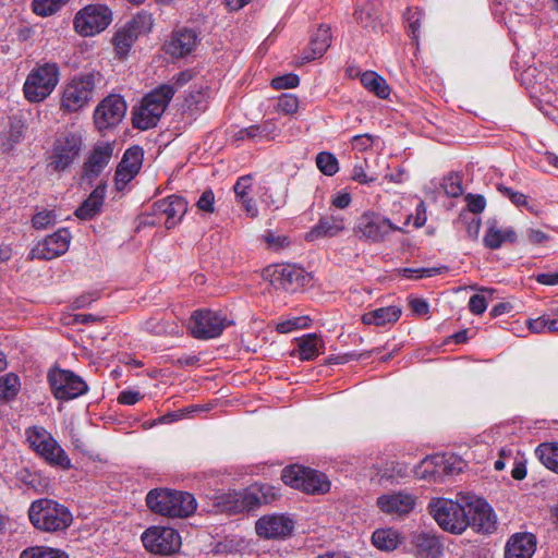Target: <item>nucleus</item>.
<instances>
[{
  "label": "nucleus",
  "instance_id": "09e8293b",
  "mask_svg": "<svg viewBox=\"0 0 558 558\" xmlns=\"http://www.w3.org/2000/svg\"><path fill=\"white\" fill-rule=\"evenodd\" d=\"M60 250H52L51 246H33L29 251L28 257L31 259H52L57 256L63 255L68 246H59Z\"/></svg>",
  "mask_w": 558,
  "mask_h": 558
},
{
  "label": "nucleus",
  "instance_id": "f3484780",
  "mask_svg": "<svg viewBox=\"0 0 558 558\" xmlns=\"http://www.w3.org/2000/svg\"><path fill=\"white\" fill-rule=\"evenodd\" d=\"M417 498L407 490L391 492L380 495L376 505L379 510L393 519L409 515L416 506Z\"/></svg>",
  "mask_w": 558,
  "mask_h": 558
},
{
  "label": "nucleus",
  "instance_id": "20e7f679",
  "mask_svg": "<svg viewBox=\"0 0 558 558\" xmlns=\"http://www.w3.org/2000/svg\"><path fill=\"white\" fill-rule=\"evenodd\" d=\"M102 80L99 72L90 71L73 76L63 87L60 107L65 112H77L88 106L95 88Z\"/></svg>",
  "mask_w": 558,
  "mask_h": 558
},
{
  "label": "nucleus",
  "instance_id": "6e6552de",
  "mask_svg": "<svg viewBox=\"0 0 558 558\" xmlns=\"http://www.w3.org/2000/svg\"><path fill=\"white\" fill-rule=\"evenodd\" d=\"M466 505L447 498L432 499L428 505L430 515L438 525L450 533L461 534L469 526Z\"/></svg>",
  "mask_w": 558,
  "mask_h": 558
},
{
  "label": "nucleus",
  "instance_id": "13d9d810",
  "mask_svg": "<svg viewBox=\"0 0 558 558\" xmlns=\"http://www.w3.org/2000/svg\"><path fill=\"white\" fill-rule=\"evenodd\" d=\"M407 21L409 23V34L413 39L418 37V31L421 26V12L418 9H408L405 13Z\"/></svg>",
  "mask_w": 558,
  "mask_h": 558
},
{
  "label": "nucleus",
  "instance_id": "3c124183",
  "mask_svg": "<svg viewBox=\"0 0 558 558\" xmlns=\"http://www.w3.org/2000/svg\"><path fill=\"white\" fill-rule=\"evenodd\" d=\"M379 137L368 133L354 135L351 138V146L354 150L363 153L373 148L378 142Z\"/></svg>",
  "mask_w": 558,
  "mask_h": 558
},
{
  "label": "nucleus",
  "instance_id": "79ce46f5",
  "mask_svg": "<svg viewBox=\"0 0 558 558\" xmlns=\"http://www.w3.org/2000/svg\"><path fill=\"white\" fill-rule=\"evenodd\" d=\"M20 389V379L13 374H7L0 377V399L10 400L13 399Z\"/></svg>",
  "mask_w": 558,
  "mask_h": 558
},
{
  "label": "nucleus",
  "instance_id": "4c0bfd02",
  "mask_svg": "<svg viewBox=\"0 0 558 558\" xmlns=\"http://www.w3.org/2000/svg\"><path fill=\"white\" fill-rule=\"evenodd\" d=\"M535 454L548 470L558 474V442L538 445Z\"/></svg>",
  "mask_w": 558,
  "mask_h": 558
},
{
  "label": "nucleus",
  "instance_id": "bf43d9fd",
  "mask_svg": "<svg viewBox=\"0 0 558 558\" xmlns=\"http://www.w3.org/2000/svg\"><path fill=\"white\" fill-rule=\"evenodd\" d=\"M300 78L295 74H286L272 78L271 86L276 89L293 88L299 85Z\"/></svg>",
  "mask_w": 558,
  "mask_h": 558
},
{
  "label": "nucleus",
  "instance_id": "c756f323",
  "mask_svg": "<svg viewBox=\"0 0 558 558\" xmlns=\"http://www.w3.org/2000/svg\"><path fill=\"white\" fill-rule=\"evenodd\" d=\"M330 43V27L327 25H320L311 37L310 47L307 50L304 51L302 60L305 62H310L322 57L329 48Z\"/></svg>",
  "mask_w": 558,
  "mask_h": 558
},
{
  "label": "nucleus",
  "instance_id": "f257e3e1",
  "mask_svg": "<svg viewBox=\"0 0 558 558\" xmlns=\"http://www.w3.org/2000/svg\"><path fill=\"white\" fill-rule=\"evenodd\" d=\"M425 222L426 207L424 202L420 201L415 208V215L407 214L402 227L392 223L381 215L366 213L360 218L356 231L361 239L380 242L386 241L391 232L403 231V227L412 223L415 228H420Z\"/></svg>",
  "mask_w": 558,
  "mask_h": 558
},
{
  "label": "nucleus",
  "instance_id": "bb28decb",
  "mask_svg": "<svg viewBox=\"0 0 558 558\" xmlns=\"http://www.w3.org/2000/svg\"><path fill=\"white\" fill-rule=\"evenodd\" d=\"M536 549V537L531 533L512 535L505 550V558H532Z\"/></svg>",
  "mask_w": 558,
  "mask_h": 558
},
{
  "label": "nucleus",
  "instance_id": "e2e57ef3",
  "mask_svg": "<svg viewBox=\"0 0 558 558\" xmlns=\"http://www.w3.org/2000/svg\"><path fill=\"white\" fill-rule=\"evenodd\" d=\"M71 240L69 229L60 228L45 241V244H70Z\"/></svg>",
  "mask_w": 558,
  "mask_h": 558
},
{
  "label": "nucleus",
  "instance_id": "a878e982",
  "mask_svg": "<svg viewBox=\"0 0 558 558\" xmlns=\"http://www.w3.org/2000/svg\"><path fill=\"white\" fill-rule=\"evenodd\" d=\"M113 155V145L111 143H99L93 148L88 159L84 165V178L89 182L97 178L108 166Z\"/></svg>",
  "mask_w": 558,
  "mask_h": 558
},
{
  "label": "nucleus",
  "instance_id": "37998d69",
  "mask_svg": "<svg viewBox=\"0 0 558 558\" xmlns=\"http://www.w3.org/2000/svg\"><path fill=\"white\" fill-rule=\"evenodd\" d=\"M69 0H33V11L39 16H49L58 12Z\"/></svg>",
  "mask_w": 558,
  "mask_h": 558
},
{
  "label": "nucleus",
  "instance_id": "338daca9",
  "mask_svg": "<svg viewBox=\"0 0 558 558\" xmlns=\"http://www.w3.org/2000/svg\"><path fill=\"white\" fill-rule=\"evenodd\" d=\"M355 21L361 24L363 27H375V17L372 15L369 11H364L362 9H356L354 12Z\"/></svg>",
  "mask_w": 558,
  "mask_h": 558
},
{
  "label": "nucleus",
  "instance_id": "a211bd4d",
  "mask_svg": "<svg viewBox=\"0 0 558 558\" xmlns=\"http://www.w3.org/2000/svg\"><path fill=\"white\" fill-rule=\"evenodd\" d=\"M82 146V137L74 133H68L59 137L51 155L50 166L56 171L65 170L77 157Z\"/></svg>",
  "mask_w": 558,
  "mask_h": 558
},
{
  "label": "nucleus",
  "instance_id": "aec40b11",
  "mask_svg": "<svg viewBox=\"0 0 558 558\" xmlns=\"http://www.w3.org/2000/svg\"><path fill=\"white\" fill-rule=\"evenodd\" d=\"M293 529V520L286 514L263 515L255 523L256 534L265 539L286 538L291 535Z\"/></svg>",
  "mask_w": 558,
  "mask_h": 558
},
{
  "label": "nucleus",
  "instance_id": "5fc2aeb1",
  "mask_svg": "<svg viewBox=\"0 0 558 558\" xmlns=\"http://www.w3.org/2000/svg\"><path fill=\"white\" fill-rule=\"evenodd\" d=\"M299 108V99L292 94H283L277 101V110L284 114H292Z\"/></svg>",
  "mask_w": 558,
  "mask_h": 558
},
{
  "label": "nucleus",
  "instance_id": "603ef678",
  "mask_svg": "<svg viewBox=\"0 0 558 558\" xmlns=\"http://www.w3.org/2000/svg\"><path fill=\"white\" fill-rule=\"evenodd\" d=\"M498 191L506 197H508L512 204L518 207H526L529 210H533L532 207L529 206L527 197L521 192L513 191L512 189L499 184L497 186Z\"/></svg>",
  "mask_w": 558,
  "mask_h": 558
},
{
  "label": "nucleus",
  "instance_id": "9b49d317",
  "mask_svg": "<svg viewBox=\"0 0 558 558\" xmlns=\"http://www.w3.org/2000/svg\"><path fill=\"white\" fill-rule=\"evenodd\" d=\"M274 287L295 293L312 284L313 275L296 264L276 265L267 269Z\"/></svg>",
  "mask_w": 558,
  "mask_h": 558
},
{
  "label": "nucleus",
  "instance_id": "412c9836",
  "mask_svg": "<svg viewBox=\"0 0 558 558\" xmlns=\"http://www.w3.org/2000/svg\"><path fill=\"white\" fill-rule=\"evenodd\" d=\"M198 43L199 37L195 29L181 27L172 32L163 45V50L173 58H184L195 50Z\"/></svg>",
  "mask_w": 558,
  "mask_h": 558
},
{
  "label": "nucleus",
  "instance_id": "864d4df0",
  "mask_svg": "<svg viewBox=\"0 0 558 558\" xmlns=\"http://www.w3.org/2000/svg\"><path fill=\"white\" fill-rule=\"evenodd\" d=\"M442 186L446 194L451 197H457L463 192L462 179L457 173H452L446 177Z\"/></svg>",
  "mask_w": 558,
  "mask_h": 558
},
{
  "label": "nucleus",
  "instance_id": "dca6fc26",
  "mask_svg": "<svg viewBox=\"0 0 558 558\" xmlns=\"http://www.w3.org/2000/svg\"><path fill=\"white\" fill-rule=\"evenodd\" d=\"M126 113V104L119 95H109L102 99L94 111V123L99 132L117 126Z\"/></svg>",
  "mask_w": 558,
  "mask_h": 558
},
{
  "label": "nucleus",
  "instance_id": "0eeeda50",
  "mask_svg": "<svg viewBox=\"0 0 558 558\" xmlns=\"http://www.w3.org/2000/svg\"><path fill=\"white\" fill-rule=\"evenodd\" d=\"M25 435L29 447L47 463L62 470H69L72 466L71 459L66 452L44 427H28Z\"/></svg>",
  "mask_w": 558,
  "mask_h": 558
},
{
  "label": "nucleus",
  "instance_id": "680f3d73",
  "mask_svg": "<svg viewBox=\"0 0 558 558\" xmlns=\"http://www.w3.org/2000/svg\"><path fill=\"white\" fill-rule=\"evenodd\" d=\"M251 187L252 178L250 175L239 178L233 187L236 199L239 201L241 198L250 196L248 193L251 191Z\"/></svg>",
  "mask_w": 558,
  "mask_h": 558
},
{
  "label": "nucleus",
  "instance_id": "f8f14e48",
  "mask_svg": "<svg viewBox=\"0 0 558 558\" xmlns=\"http://www.w3.org/2000/svg\"><path fill=\"white\" fill-rule=\"evenodd\" d=\"M112 21L110 9L102 4H89L80 10L74 17L75 31L85 37L95 36L105 31Z\"/></svg>",
  "mask_w": 558,
  "mask_h": 558
},
{
  "label": "nucleus",
  "instance_id": "58836bf2",
  "mask_svg": "<svg viewBox=\"0 0 558 558\" xmlns=\"http://www.w3.org/2000/svg\"><path fill=\"white\" fill-rule=\"evenodd\" d=\"M279 129L271 120H267L262 124L250 125L251 142L262 143L275 140L279 135Z\"/></svg>",
  "mask_w": 558,
  "mask_h": 558
},
{
  "label": "nucleus",
  "instance_id": "72a5a7b5",
  "mask_svg": "<svg viewBox=\"0 0 558 558\" xmlns=\"http://www.w3.org/2000/svg\"><path fill=\"white\" fill-rule=\"evenodd\" d=\"M401 542L400 533L392 529H378L372 535L373 545L385 551L393 550L398 547Z\"/></svg>",
  "mask_w": 558,
  "mask_h": 558
},
{
  "label": "nucleus",
  "instance_id": "39448f33",
  "mask_svg": "<svg viewBox=\"0 0 558 558\" xmlns=\"http://www.w3.org/2000/svg\"><path fill=\"white\" fill-rule=\"evenodd\" d=\"M60 66L56 62L37 63L27 74L23 85L24 97L29 102H41L56 89L60 81Z\"/></svg>",
  "mask_w": 558,
  "mask_h": 558
},
{
  "label": "nucleus",
  "instance_id": "f03ea898",
  "mask_svg": "<svg viewBox=\"0 0 558 558\" xmlns=\"http://www.w3.org/2000/svg\"><path fill=\"white\" fill-rule=\"evenodd\" d=\"M146 504L153 512L170 518H187L197 507L192 494L167 488L151 489L146 496Z\"/></svg>",
  "mask_w": 558,
  "mask_h": 558
},
{
  "label": "nucleus",
  "instance_id": "69168bd1",
  "mask_svg": "<svg viewBox=\"0 0 558 558\" xmlns=\"http://www.w3.org/2000/svg\"><path fill=\"white\" fill-rule=\"evenodd\" d=\"M526 240L534 244H538L542 242L551 241L553 239L550 238V235L548 233H546L542 229L529 228L526 230Z\"/></svg>",
  "mask_w": 558,
  "mask_h": 558
},
{
  "label": "nucleus",
  "instance_id": "1a4fd4ad",
  "mask_svg": "<svg viewBox=\"0 0 558 558\" xmlns=\"http://www.w3.org/2000/svg\"><path fill=\"white\" fill-rule=\"evenodd\" d=\"M281 478L284 484L308 494H323L330 488V483L324 473L301 465L284 468Z\"/></svg>",
  "mask_w": 558,
  "mask_h": 558
},
{
  "label": "nucleus",
  "instance_id": "4d7b16f0",
  "mask_svg": "<svg viewBox=\"0 0 558 558\" xmlns=\"http://www.w3.org/2000/svg\"><path fill=\"white\" fill-rule=\"evenodd\" d=\"M466 208L472 214H481L486 207V199L481 194H466L464 196Z\"/></svg>",
  "mask_w": 558,
  "mask_h": 558
},
{
  "label": "nucleus",
  "instance_id": "0e129e2a",
  "mask_svg": "<svg viewBox=\"0 0 558 558\" xmlns=\"http://www.w3.org/2000/svg\"><path fill=\"white\" fill-rule=\"evenodd\" d=\"M214 202L215 196L213 191L206 190L202 193L201 197L197 201V207L199 210L206 211V213H213L214 211Z\"/></svg>",
  "mask_w": 558,
  "mask_h": 558
},
{
  "label": "nucleus",
  "instance_id": "cd10ccee",
  "mask_svg": "<svg viewBox=\"0 0 558 558\" xmlns=\"http://www.w3.org/2000/svg\"><path fill=\"white\" fill-rule=\"evenodd\" d=\"M106 198V185L98 184L88 197L76 208L75 216L81 220H90L101 213Z\"/></svg>",
  "mask_w": 558,
  "mask_h": 558
},
{
  "label": "nucleus",
  "instance_id": "f704fd0d",
  "mask_svg": "<svg viewBox=\"0 0 558 558\" xmlns=\"http://www.w3.org/2000/svg\"><path fill=\"white\" fill-rule=\"evenodd\" d=\"M137 35L134 31H131L126 25L119 28L113 38L112 44L114 47V51L119 58H125L131 51L132 46L137 39Z\"/></svg>",
  "mask_w": 558,
  "mask_h": 558
},
{
  "label": "nucleus",
  "instance_id": "052dcab7",
  "mask_svg": "<svg viewBox=\"0 0 558 558\" xmlns=\"http://www.w3.org/2000/svg\"><path fill=\"white\" fill-rule=\"evenodd\" d=\"M208 97L209 89L207 87L195 93H192L190 95V98L187 99L189 107L194 106L196 110H204L206 108Z\"/></svg>",
  "mask_w": 558,
  "mask_h": 558
},
{
  "label": "nucleus",
  "instance_id": "774afa93",
  "mask_svg": "<svg viewBox=\"0 0 558 558\" xmlns=\"http://www.w3.org/2000/svg\"><path fill=\"white\" fill-rule=\"evenodd\" d=\"M351 195L348 192L341 191L331 197V205L338 209H344L351 204Z\"/></svg>",
  "mask_w": 558,
  "mask_h": 558
},
{
  "label": "nucleus",
  "instance_id": "4468645a",
  "mask_svg": "<svg viewBox=\"0 0 558 558\" xmlns=\"http://www.w3.org/2000/svg\"><path fill=\"white\" fill-rule=\"evenodd\" d=\"M145 548L156 555L168 556L177 553L181 547V536L172 527L151 526L142 535Z\"/></svg>",
  "mask_w": 558,
  "mask_h": 558
},
{
  "label": "nucleus",
  "instance_id": "2f4dec72",
  "mask_svg": "<svg viewBox=\"0 0 558 558\" xmlns=\"http://www.w3.org/2000/svg\"><path fill=\"white\" fill-rule=\"evenodd\" d=\"M401 314V307L397 305H389L363 314L361 320L364 325L381 327L395 324L400 318Z\"/></svg>",
  "mask_w": 558,
  "mask_h": 558
},
{
  "label": "nucleus",
  "instance_id": "e433bc0d",
  "mask_svg": "<svg viewBox=\"0 0 558 558\" xmlns=\"http://www.w3.org/2000/svg\"><path fill=\"white\" fill-rule=\"evenodd\" d=\"M362 85L369 92L374 93L379 98H387L390 94V88L385 78L376 72L366 71L361 75Z\"/></svg>",
  "mask_w": 558,
  "mask_h": 558
},
{
  "label": "nucleus",
  "instance_id": "8fccbe9b",
  "mask_svg": "<svg viewBox=\"0 0 558 558\" xmlns=\"http://www.w3.org/2000/svg\"><path fill=\"white\" fill-rule=\"evenodd\" d=\"M448 268L442 267H428V268H404L403 276L409 279L428 278L446 271Z\"/></svg>",
  "mask_w": 558,
  "mask_h": 558
},
{
  "label": "nucleus",
  "instance_id": "393cba45",
  "mask_svg": "<svg viewBox=\"0 0 558 558\" xmlns=\"http://www.w3.org/2000/svg\"><path fill=\"white\" fill-rule=\"evenodd\" d=\"M241 512L251 511L264 504L272 501L277 494L274 487L264 484H254L239 492Z\"/></svg>",
  "mask_w": 558,
  "mask_h": 558
},
{
  "label": "nucleus",
  "instance_id": "ea45409f",
  "mask_svg": "<svg viewBox=\"0 0 558 558\" xmlns=\"http://www.w3.org/2000/svg\"><path fill=\"white\" fill-rule=\"evenodd\" d=\"M240 497L239 492L221 493L215 497L214 506L220 512L240 513Z\"/></svg>",
  "mask_w": 558,
  "mask_h": 558
},
{
  "label": "nucleus",
  "instance_id": "9d476101",
  "mask_svg": "<svg viewBox=\"0 0 558 558\" xmlns=\"http://www.w3.org/2000/svg\"><path fill=\"white\" fill-rule=\"evenodd\" d=\"M186 210L187 202L182 196L171 195L154 203L151 217H144L141 225L163 223L167 229H171L182 220Z\"/></svg>",
  "mask_w": 558,
  "mask_h": 558
},
{
  "label": "nucleus",
  "instance_id": "a18cd8bd",
  "mask_svg": "<svg viewBox=\"0 0 558 558\" xmlns=\"http://www.w3.org/2000/svg\"><path fill=\"white\" fill-rule=\"evenodd\" d=\"M316 165L317 168L325 174V175H333L339 170V163L337 158L330 154V153H319L316 157Z\"/></svg>",
  "mask_w": 558,
  "mask_h": 558
},
{
  "label": "nucleus",
  "instance_id": "a19ab883",
  "mask_svg": "<svg viewBox=\"0 0 558 558\" xmlns=\"http://www.w3.org/2000/svg\"><path fill=\"white\" fill-rule=\"evenodd\" d=\"M20 558H69V555L59 548L49 546L27 547L20 554Z\"/></svg>",
  "mask_w": 558,
  "mask_h": 558
},
{
  "label": "nucleus",
  "instance_id": "423d86ee",
  "mask_svg": "<svg viewBox=\"0 0 558 558\" xmlns=\"http://www.w3.org/2000/svg\"><path fill=\"white\" fill-rule=\"evenodd\" d=\"M175 89L170 84H163L147 94L140 107L133 112V125L140 130L154 128L172 99Z\"/></svg>",
  "mask_w": 558,
  "mask_h": 558
},
{
  "label": "nucleus",
  "instance_id": "6ab92c4d",
  "mask_svg": "<svg viewBox=\"0 0 558 558\" xmlns=\"http://www.w3.org/2000/svg\"><path fill=\"white\" fill-rule=\"evenodd\" d=\"M469 526L477 532L490 533L496 527V517L490 506L482 498L468 497L464 500Z\"/></svg>",
  "mask_w": 558,
  "mask_h": 558
},
{
  "label": "nucleus",
  "instance_id": "5701e85b",
  "mask_svg": "<svg viewBox=\"0 0 558 558\" xmlns=\"http://www.w3.org/2000/svg\"><path fill=\"white\" fill-rule=\"evenodd\" d=\"M408 475L405 463L390 460L374 464L371 469V480L379 485H392L399 483Z\"/></svg>",
  "mask_w": 558,
  "mask_h": 558
},
{
  "label": "nucleus",
  "instance_id": "b1692460",
  "mask_svg": "<svg viewBox=\"0 0 558 558\" xmlns=\"http://www.w3.org/2000/svg\"><path fill=\"white\" fill-rule=\"evenodd\" d=\"M345 219L342 215L331 214L323 216L312 230L306 233L305 240L312 242L337 236L345 230Z\"/></svg>",
  "mask_w": 558,
  "mask_h": 558
},
{
  "label": "nucleus",
  "instance_id": "2eb2a0df",
  "mask_svg": "<svg viewBox=\"0 0 558 558\" xmlns=\"http://www.w3.org/2000/svg\"><path fill=\"white\" fill-rule=\"evenodd\" d=\"M48 383L53 396L60 400H71L87 391L86 383L71 371L53 368L48 373Z\"/></svg>",
  "mask_w": 558,
  "mask_h": 558
},
{
  "label": "nucleus",
  "instance_id": "de8ad7c7",
  "mask_svg": "<svg viewBox=\"0 0 558 558\" xmlns=\"http://www.w3.org/2000/svg\"><path fill=\"white\" fill-rule=\"evenodd\" d=\"M492 298V292L487 289H482L480 293H475L470 298L469 310L474 315L483 314L488 305V299Z\"/></svg>",
  "mask_w": 558,
  "mask_h": 558
},
{
  "label": "nucleus",
  "instance_id": "7ed1b4c3",
  "mask_svg": "<svg viewBox=\"0 0 558 558\" xmlns=\"http://www.w3.org/2000/svg\"><path fill=\"white\" fill-rule=\"evenodd\" d=\"M28 518L37 530L44 532L64 531L73 521L72 513L66 507L47 498L32 502Z\"/></svg>",
  "mask_w": 558,
  "mask_h": 558
},
{
  "label": "nucleus",
  "instance_id": "ddd939ff",
  "mask_svg": "<svg viewBox=\"0 0 558 558\" xmlns=\"http://www.w3.org/2000/svg\"><path fill=\"white\" fill-rule=\"evenodd\" d=\"M230 324L220 312L199 310L193 313L189 328L196 339H213L219 337Z\"/></svg>",
  "mask_w": 558,
  "mask_h": 558
},
{
  "label": "nucleus",
  "instance_id": "c03bdc74",
  "mask_svg": "<svg viewBox=\"0 0 558 558\" xmlns=\"http://www.w3.org/2000/svg\"><path fill=\"white\" fill-rule=\"evenodd\" d=\"M154 24V20L151 14L143 11L137 13L129 23L125 25L130 27L131 31L140 36L141 34H146L151 31Z\"/></svg>",
  "mask_w": 558,
  "mask_h": 558
},
{
  "label": "nucleus",
  "instance_id": "473e14b6",
  "mask_svg": "<svg viewBox=\"0 0 558 558\" xmlns=\"http://www.w3.org/2000/svg\"><path fill=\"white\" fill-rule=\"evenodd\" d=\"M324 352V341L315 333L298 339V355L302 361H310Z\"/></svg>",
  "mask_w": 558,
  "mask_h": 558
},
{
  "label": "nucleus",
  "instance_id": "c9c22d12",
  "mask_svg": "<svg viewBox=\"0 0 558 558\" xmlns=\"http://www.w3.org/2000/svg\"><path fill=\"white\" fill-rule=\"evenodd\" d=\"M527 326L535 333L558 331V308L550 310L535 319H530Z\"/></svg>",
  "mask_w": 558,
  "mask_h": 558
},
{
  "label": "nucleus",
  "instance_id": "7c9ffc66",
  "mask_svg": "<svg viewBox=\"0 0 558 558\" xmlns=\"http://www.w3.org/2000/svg\"><path fill=\"white\" fill-rule=\"evenodd\" d=\"M412 544L417 558H439L442 554V545L434 535L416 534L413 536Z\"/></svg>",
  "mask_w": 558,
  "mask_h": 558
},
{
  "label": "nucleus",
  "instance_id": "4be33fe9",
  "mask_svg": "<svg viewBox=\"0 0 558 558\" xmlns=\"http://www.w3.org/2000/svg\"><path fill=\"white\" fill-rule=\"evenodd\" d=\"M143 163V149L138 146L125 150L116 171V186L122 190L140 172Z\"/></svg>",
  "mask_w": 558,
  "mask_h": 558
},
{
  "label": "nucleus",
  "instance_id": "c85d7f7f",
  "mask_svg": "<svg viewBox=\"0 0 558 558\" xmlns=\"http://www.w3.org/2000/svg\"><path fill=\"white\" fill-rule=\"evenodd\" d=\"M486 225L487 228L484 235V244L495 245L513 243L517 241V232L511 226L502 223L496 218L488 219Z\"/></svg>",
  "mask_w": 558,
  "mask_h": 558
},
{
  "label": "nucleus",
  "instance_id": "6e6d98bb",
  "mask_svg": "<svg viewBox=\"0 0 558 558\" xmlns=\"http://www.w3.org/2000/svg\"><path fill=\"white\" fill-rule=\"evenodd\" d=\"M57 216L53 213V210H43L37 213L33 217V226L34 228L41 230L46 229L49 226L53 225L56 222Z\"/></svg>",
  "mask_w": 558,
  "mask_h": 558
},
{
  "label": "nucleus",
  "instance_id": "49530a36",
  "mask_svg": "<svg viewBox=\"0 0 558 558\" xmlns=\"http://www.w3.org/2000/svg\"><path fill=\"white\" fill-rule=\"evenodd\" d=\"M311 324V318L308 316H293L291 318H287L277 324V331L280 333H288L295 329L306 328Z\"/></svg>",
  "mask_w": 558,
  "mask_h": 558
}]
</instances>
